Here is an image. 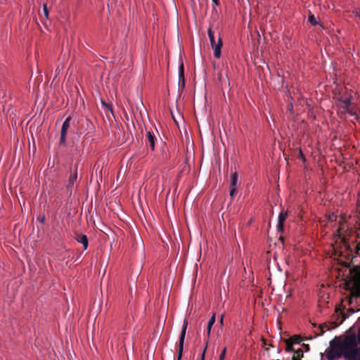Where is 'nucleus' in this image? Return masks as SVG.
I'll list each match as a JSON object with an SVG mask.
<instances>
[{
	"instance_id": "obj_1",
	"label": "nucleus",
	"mask_w": 360,
	"mask_h": 360,
	"mask_svg": "<svg viewBox=\"0 0 360 360\" xmlns=\"http://www.w3.org/2000/svg\"><path fill=\"white\" fill-rule=\"evenodd\" d=\"M345 266L347 267L345 271H347L345 276L346 285L350 288L351 285L354 287L352 292V295L349 299V304H352L353 298L360 297V267L356 266L353 268L351 267V264L345 262Z\"/></svg>"
},
{
	"instance_id": "obj_2",
	"label": "nucleus",
	"mask_w": 360,
	"mask_h": 360,
	"mask_svg": "<svg viewBox=\"0 0 360 360\" xmlns=\"http://www.w3.org/2000/svg\"><path fill=\"white\" fill-rule=\"evenodd\" d=\"M336 236L340 239L346 250L351 252H352L353 248L349 241L351 238H354L352 243H356L355 246V254L356 256L360 257V240L358 241V238H360V236L359 234H353L352 231L349 229V226H338L336 231Z\"/></svg>"
},
{
	"instance_id": "obj_3",
	"label": "nucleus",
	"mask_w": 360,
	"mask_h": 360,
	"mask_svg": "<svg viewBox=\"0 0 360 360\" xmlns=\"http://www.w3.org/2000/svg\"><path fill=\"white\" fill-rule=\"evenodd\" d=\"M343 350V356L347 360H358L359 348L355 335L346 337L340 345Z\"/></svg>"
},
{
	"instance_id": "obj_4",
	"label": "nucleus",
	"mask_w": 360,
	"mask_h": 360,
	"mask_svg": "<svg viewBox=\"0 0 360 360\" xmlns=\"http://www.w3.org/2000/svg\"><path fill=\"white\" fill-rule=\"evenodd\" d=\"M342 342H335L334 340L330 342V349L327 354V358L328 360H335L343 356V350L341 347Z\"/></svg>"
},
{
	"instance_id": "obj_5",
	"label": "nucleus",
	"mask_w": 360,
	"mask_h": 360,
	"mask_svg": "<svg viewBox=\"0 0 360 360\" xmlns=\"http://www.w3.org/2000/svg\"><path fill=\"white\" fill-rule=\"evenodd\" d=\"M207 34L210 41L211 46L214 49V56L215 58H219L221 56V48L223 44L222 40L219 37L217 42H216L214 32L211 28L208 29Z\"/></svg>"
},
{
	"instance_id": "obj_6",
	"label": "nucleus",
	"mask_w": 360,
	"mask_h": 360,
	"mask_svg": "<svg viewBox=\"0 0 360 360\" xmlns=\"http://www.w3.org/2000/svg\"><path fill=\"white\" fill-rule=\"evenodd\" d=\"M187 325H188L187 321H184L182 328H181L179 340L177 360H181L182 358V354H183V350H184V340H185Z\"/></svg>"
},
{
	"instance_id": "obj_7",
	"label": "nucleus",
	"mask_w": 360,
	"mask_h": 360,
	"mask_svg": "<svg viewBox=\"0 0 360 360\" xmlns=\"http://www.w3.org/2000/svg\"><path fill=\"white\" fill-rule=\"evenodd\" d=\"M71 120V117L68 116L64 122L63 123L62 127H61V131H60V145L64 146L65 144L66 141V135L68 129L70 127V122Z\"/></svg>"
},
{
	"instance_id": "obj_8",
	"label": "nucleus",
	"mask_w": 360,
	"mask_h": 360,
	"mask_svg": "<svg viewBox=\"0 0 360 360\" xmlns=\"http://www.w3.org/2000/svg\"><path fill=\"white\" fill-rule=\"evenodd\" d=\"M340 316H341L340 321L339 323L333 322V328H337L347 318V315L342 312L341 308L336 307L333 316H335L337 319H338Z\"/></svg>"
},
{
	"instance_id": "obj_9",
	"label": "nucleus",
	"mask_w": 360,
	"mask_h": 360,
	"mask_svg": "<svg viewBox=\"0 0 360 360\" xmlns=\"http://www.w3.org/2000/svg\"><path fill=\"white\" fill-rule=\"evenodd\" d=\"M179 85L181 84L182 88L185 86V77H184V68L183 63H181L179 68Z\"/></svg>"
},
{
	"instance_id": "obj_10",
	"label": "nucleus",
	"mask_w": 360,
	"mask_h": 360,
	"mask_svg": "<svg viewBox=\"0 0 360 360\" xmlns=\"http://www.w3.org/2000/svg\"><path fill=\"white\" fill-rule=\"evenodd\" d=\"M76 240L83 245V248L86 250L88 247V238L86 235L77 234Z\"/></svg>"
},
{
	"instance_id": "obj_11",
	"label": "nucleus",
	"mask_w": 360,
	"mask_h": 360,
	"mask_svg": "<svg viewBox=\"0 0 360 360\" xmlns=\"http://www.w3.org/2000/svg\"><path fill=\"white\" fill-rule=\"evenodd\" d=\"M147 140L148 143H150V147L152 150H154L155 149V140L156 139L155 136L154 134L151 131L147 132Z\"/></svg>"
},
{
	"instance_id": "obj_12",
	"label": "nucleus",
	"mask_w": 360,
	"mask_h": 360,
	"mask_svg": "<svg viewBox=\"0 0 360 360\" xmlns=\"http://www.w3.org/2000/svg\"><path fill=\"white\" fill-rule=\"evenodd\" d=\"M77 170H75V172L73 174H71L69 177L68 184L67 185L68 190L72 189L75 181L77 180Z\"/></svg>"
},
{
	"instance_id": "obj_13",
	"label": "nucleus",
	"mask_w": 360,
	"mask_h": 360,
	"mask_svg": "<svg viewBox=\"0 0 360 360\" xmlns=\"http://www.w3.org/2000/svg\"><path fill=\"white\" fill-rule=\"evenodd\" d=\"M215 321H216V316H215V314H214L212 316V317L210 319V320L207 323V333L208 337L210 335L212 327L214 324Z\"/></svg>"
},
{
	"instance_id": "obj_14",
	"label": "nucleus",
	"mask_w": 360,
	"mask_h": 360,
	"mask_svg": "<svg viewBox=\"0 0 360 360\" xmlns=\"http://www.w3.org/2000/svg\"><path fill=\"white\" fill-rule=\"evenodd\" d=\"M237 181H238L237 173L234 172L231 174V186L230 187H236Z\"/></svg>"
},
{
	"instance_id": "obj_15",
	"label": "nucleus",
	"mask_w": 360,
	"mask_h": 360,
	"mask_svg": "<svg viewBox=\"0 0 360 360\" xmlns=\"http://www.w3.org/2000/svg\"><path fill=\"white\" fill-rule=\"evenodd\" d=\"M286 347H285V351L287 352H294V349L292 347L293 344L292 343L291 340H285Z\"/></svg>"
},
{
	"instance_id": "obj_16",
	"label": "nucleus",
	"mask_w": 360,
	"mask_h": 360,
	"mask_svg": "<svg viewBox=\"0 0 360 360\" xmlns=\"http://www.w3.org/2000/svg\"><path fill=\"white\" fill-rule=\"evenodd\" d=\"M287 213L281 212L278 216V221L277 225H283V223L286 219Z\"/></svg>"
},
{
	"instance_id": "obj_17",
	"label": "nucleus",
	"mask_w": 360,
	"mask_h": 360,
	"mask_svg": "<svg viewBox=\"0 0 360 360\" xmlns=\"http://www.w3.org/2000/svg\"><path fill=\"white\" fill-rule=\"evenodd\" d=\"M288 340H291L292 344H299L302 341V338L299 335H294Z\"/></svg>"
},
{
	"instance_id": "obj_18",
	"label": "nucleus",
	"mask_w": 360,
	"mask_h": 360,
	"mask_svg": "<svg viewBox=\"0 0 360 360\" xmlns=\"http://www.w3.org/2000/svg\"><path fill=\"white\" fill-rule=\"evenodd\" d=\"M308 20L312 25H316L318 24V22L316 21V18L313 14H310L309 15Z\"/></svg>"
},
{
	"instance_id": "obj_19",
	"label": "nucleus",
	"mask_w": 360,
	"mask_h": 360,
	"mask_svg": "<svg viewBox=\"0 0 360 360\" xmlns=\"http://www.w3.org/2000/svg\"><path fill=\"white\" fill-rule=\"evenodd\" d=\"M344 105H343V108H345V110H348L349 105H351V101L349 98H345L343 101H342Z\"/></svg>"
},
{
	"instance_id": "obj_20",
	"label": "nucleus",
	"mask_w": 360,
	"mask_h": 360,
	"mask_svg": "<svg viewBox=\"0 0 360 360\" xmlns=\"http://www.w3.org/2000/svg\"><path fill=\"white\" fill-rule=\"evenodd\" d=\"M295 356L300 359L303 356V351L301 349L294 350Z\"/></svg>"
},
{
	"instance_id": "obj_21",
	"label": "nucleus",
	"mask_w": 360,
	"mask_h": 360,
	"mask_svg": "<svg viewBox=\"0 0 360 360\" xmlns=\"http://www.w3.org/2000/svg\"><path fill=\"white\" fill-rule=\"evenodd\" d=\"M226 347H225L222 349V351H221V354H220V356H219V360H224V359H225V356H226Z\"/></svg>"
},
{
	"instance_id": "obj_22",
	"label": "nucleus",
	"mask_w": 360,
	"mask_h": 360,
	"mask_svg": "<svg viewBox=\"0 0 360 360\" xmlns=\"http://www.w3.org/2000/svg\"><path fill=\"white\" fill-rule=\"evenodd\" d=\"M207 345H208V340H207L206 346H205V349H203V351H202V352L201 354L200 360H205V352H206V350H207Z\"/></svg>"
},
{
	"instance_id": "obj_23",
	"label": "nucleus",
	"mask_w": 360,
	"mask_h": 360,
	"mask_svg": "<svg viewBox=\"0 0 360 360\" xmlns=\"http://www.w3.org/2000/svg\"><path fill=\"white\" fill-rule=\"evenodd\" d=\"M236 192H237V189L236 187H231V189H230L231 197H233L234 195L236 193Z\"/></svg>"
},
{
	"instance_id": "obj_24",
	"label": "nucleus",
	"mask_w": 360,
	"mask_h": 360,
	"mask_svg": "<svg viewBox=\"0 0 360 360\" xmlns=\"http://www.w3.org/2000/svg\"><path fill=\"white\" fill-rule=\"evenodd\" d=\"M43 12H44L45 17L47 18L48 15H49V11H48V8L46 5H44Z\"/></svg>"
},
{
	"instance_id": "obj_25",
	"label": "nucleus",
	"mask_w": 360,
	"mask_h": 360,
	"mask_svg": "<svg viewBox=\"0 0 360 360\" xmlns=\"http://www.w3.org/2000/svg\"><path fill=\"white\" fill-rule=\"evenodd\" d=\"M318 328L320 330V332L316 335H323V333L325 332V330L321 326H320L319 325L318 326Z\"/></svg>"
},
{
	"instance_id": "obj_26",
	"label": "nucleus",
	"mask_w": 360,
	"mask_h": 360,
	"mask_svg": "<svg viewBox=\"0 0 360 360\" xmlns=\"http://www.w3.org/2000/svg\"><path fill=\"white\" fill-rule=\"evenodd\" d=\"M319 326H321L324 330H329L330 329L326 323L321 324Z\"/></svg>"
},
{
	"instance_id": "obj_27",
	"label": "nucleus",
	"mask_w": 360,
	"mask_h": 360,
	"mask_svg": "<svg viewBox=\"0 0 360 360\" xmlns=\"http://www.w3.org/2000/svg\"><path fill=\"white\" fill-rule=\"evenodd\" d=\"M277 227V232L282 233L284 231L285 226H276Z\"/></svg>"
},
{
	"instance_id": "obj_28",
	"label": "nucleus",
	"mask_w": 360,
	"mask_h": 360,
	"mask_svg": "<svg viewBox=\"0 0 360 360\" xmlns=\"http://www.w3.org/2000/svg\"><path fill=\"white\" fill-rule=\"evenodd\" d=\"M212 1L215 6H218L219 5V0H212Z\"/></svg>"
},
{
	"instance_id": "obj_29",
	"label": "nucleus",
	"mask_w": 360,
	"mask_h": 360,
	"mask_svg": "<svg viewBox=\"0 0 360 360\" xmlns=\"http://www.w3.org/2000/svg\"><path fill=\"white\" fill-rule=\"evenodd\" d=\"M303 346L304 347V348L306 349V350H307V351H309V345L303 344Z\"/></svg>"
},
{
	"instance_id": "obj_30",
	"label": "nucleus",
	"mask_w": 360,
	"mask_h": 360,
	"mask_svg": "<svg viewBox=\"0 0 360 360\" xmlns=\"http://www.w3.org/2000/svg\"><path fill=\"white\" fill-rule=\"evenodd\" d=\"M218 79H219V81H221V72H219V73L218 74Z\"/></svg>"
},
{
	"instance_id": "obj_31",
	"label": "nucleus",
	"mask_w": 360,
	"mask_h": 360,
	"mask_svg": "<svg viewBox=\"0 0 360 360\" xmlns=\"http://www.w3.org/2000/svg\"><path fill=\"white\" fill-rule=\"evenodd\" d=\"M223 319H224V316L222 315L221 319H220V323H221V325H223Z\"/></svg>"
},
{
	"instance_id": "obj_32",
	"label": "nucleus",
	"mask_w": 360,
	"mask_h": 360,
	"mask_svg": "<svg viewBox=\"0 0 360 360\" xmlns=\"http://www.w3.org/2000/svg\"><path fill=\"white\" fill-rule=\"evenodd\" d=\"M278 238H279V240H280L283 241V239H284V238H283V237L282 236H280L278 237Z\"/></svg>"
},
{
	"instance_id": "obj_33",
	"label": "nucleus",
	"mask_w": 360,
	"mask_h": 360,
	"mask_svg": "<svg viewBox=\"0 0 360 360\" xmlns=\"http://www.w3.org/2000/svg\"><path fill=\"white\" fill-rule=\"evenodd\" d=\"M358 360H360V347H359V357Z\"/></svg>"
},
{
	"instance_id": "obj_34",
	"label": "nucleus",
	"mask_w": 360,
	"mask_h": 360,
	"mask_svg": "<svg viewBox=\"0 0 360 360\" xmlns=\"http://www.w3.org/2000/svg\"><path fill=\"white\" fill-rule=\"evenodd\" d=\"M297 359L298 358L297 356H295V355L292 356V360H297Z\"/></svg>"
},
{
	"instance_id": "obj_35",
	"label": "nucleus",
	"mask_w": 360,
	"mask_h": 360,
	"mask_svg": "<svg viewBox=\"0 0 360 360\" xmlns=\"http://www.w3.org/2000/svg\"><path fill=\"white\" fill-rule=\"evenodd\" d=\"M262 341H263L264 345H266V340L262 339Z\"/></svg>"
},
{
	"instance_id": "obj_36",
	"label": "nucleus",
	"mask_w": 360,
	"mask_h": 360,
	"mask_svg": "<svg viewBox=\"0 0 360 360\" xmlns=\"http://www.w3.org/2000/svg\"><path fill=\"white\" fill-rule=\"evenodd\" d=\"M354 13L357 16L359 15V13L357 11L354 12Z\"/></svg>"
},
{
	"instance_id": "obj_37",
	"label": "nucleus",
	"mask_w": 360,
	"mask_h": 360,
	"mask_svg": "<svg viewBox=\"0 0 360 360\" xmlns=\"http://www.w3.org/2000/svg\"><path fill=\"white\" fill-rule=\"evenodd\" d=\"M44 217H42V218L40 219V221H41V222H44Z\"/></svg>"
},
{
	"instance_id": "obj_38",
	"label": "nucleus",
	"mask_w": 360,
	"mask_h": 360,
	"mask_svg": "<svg viewBox=\"0 0 360 360\" xmlns=\"http://www.w3.org/2000/svg\"><path fill=\"white\" fill-rule=\"evenodd\" d=\"M350 311H351L352 313H354V309H350Z\"/></svg>"
}]
</instances>
